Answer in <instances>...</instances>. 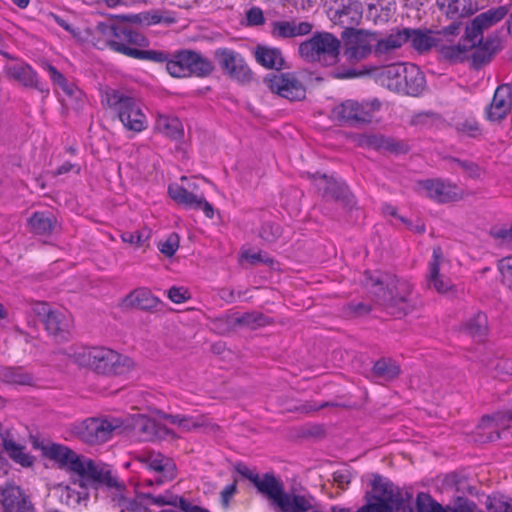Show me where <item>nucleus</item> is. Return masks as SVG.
<instances>
[{
	"label": "nucleus",
	"mask_w": 512,
	"mask_h": 512,
	"mask_svg": "<svg viewBox=\"0 0 512 512\" xmlns=\"http://www.w3.org/2000/svg\"><path fill=\"white\" fill-rule=\"evenodd\" d=\"M43 454L55 461L60 468L77 474L82 481L90 482L96 489H101L108 503L119 512L149 511L147 506L132 497L125 482L113 473L109 465L78 455L62 444L44 446Z\"/></svg>",
	"instance_id": "nucleus-1"
},
{
	"label": "nucleus",
	"mask_w": 512,
	"mask_h": 512,
	"mask_svg": "<svg viewBox=\"0 0 512 512\" xmlns=\"http://www.w3.org/2000/svg\"><path fill=\"white\" fill-rule=\"evenodd\" d=\"M362 283L376 301L394 315H406L412 308V284L391 273L366 271Z\"/></svg>",
	"instance_id": "nucleus-2"
},
{
	"label": "nucleus",
	"mask_w": 512,
	"mask_h": 512,
	"mask_svg": "<svg viewBox=\"0 0 512 512\" xmlns=\"http://www.w3.org/2000/svg\"><path fill=\"white\" fill-rule=\"evenodd\" d=\"M65 354L78 366L106 376L123 375L134 367L130 357L106 347H71Z\"/></svg>",
	"instance_id": "nucleus-3"
},
{
	"label": "nucleus",
	"mask_w": 512,
	"mask_h": 512,
	"mask_svg": "<svg viewBox=\"0 0 512 512\" xmlns=\"http://www.w3.org/2000/svg\"><path fill=\"white\" fill-rule=\"evenodd\" d=\"M97 31L106 38L107 46L128 57L146 60L157 59L152 50H141L139 47L149 45L148 39L137 30L125 23H103L97 25Z\"/></svg>",
	"instance_id": "nucleus-4"
},
{
	"label": "nucleus",
	"mask_w": 512,
	"mask_h": 512,
	"mask_svg": "<svg viewBox=\"0 0 512 512\" xmlns=\"http://www.w3.org/2000/svg\"><path fill=\"white\" fill-rule=\"evenodd\" d=\"M157 59H149L154 63H165L166 70L174 78H206L214 71L212 61L200 52L191 49H179L172 53L152 50Z\"/></svg>",
	"instance_id": "nucleus-5"
},
{
	"label": "nucleus",
	"mask_w": 512,
	"mask_h": 512,
	"mask_svg": "<svg viewBox=\"0 0 512 512\" xmlns=\"http://www.w3.org/2000/svg\"><path fill=\"white\" fill-rule=\"evenodd\" d=\"M103 102L116 113L127 130L141 132L147 127V119L135 98L116 89L105 92Z\"/></svg>",
	"instance_id": "nucleus-6"
},
{
	"label": "nucleus",
	"mask_w": 512,
	"mask_h": 512,
	"mask_svg": "<svg viewBox=\"0 0 512 512\" xmlns=\"http://www.w3.org/2000/svg\"><path fill=\"white\" fill-rule=\"evenodd\" d=\"M370 484L372 489L364 496L367 512H394L401 508L404 501L402 494L389 479L373 474Z\"/></svg>",
	"instance_id": "nucleus-7"
},
{
	"label": "nucleus",
	"mask_w": 512,
	"mask_h": 512,
	"mask_svg": "<svg viewBox=\"0 0 512 512\" xmlns=\"http://www.w3.org/2000/svg\"><path fill=\"white\" fill-rule=\"evenodd\" d=\"M340 40L329 32H317L299 45L300 56L322 66L334 65L340 55Z\"/></svg>",
	"instance_id": "nucleus-8"
},
{
	"label": "nucleus",
	"mask_w": 512,
	"mask_h": 512,
	"mask_svg": "<svg viewBox=\"0 0 512 512\" xmlns=\"http://www.w3.org/2000/svg\"><path fill=\"white\" fill-rule=\"evenodd\" d=\"M122 421L114 417H89L72 423L70 431L81 441L96 445L109 441L113 432L120 429Z\"/></svg>",
	"instance_id": "nucleus-9"
},
{
	"label": "nucleus",
	"mask_w": 512,
	"mask_h": 512,
	"mask_svg": "<svg viewBox=\"0 0 512 512\" xmlns=\"http://www.w3.org/2000/svg\"><path fill=\"white\" fill-rule=\"evenodd\" d=\"M380 107L378 99L363 102L346 100L333 109V115L349 126H359L370 123Z\"/></svg>",
	"instance_id": "nucleus-10"
},
{
	"label": "nucleus",
	"mask_w": 512,
	"mask_h": 512,
	"mask_svg": "<svg viewBox=\"0 0 512 512\" xmlns=\"http://www.w3.org/2000/svg\"><path fill=\"white\" fill-rule=\"evenodd\" d=\"M135 460L154 473L148 480L149 485H162L176 477V465L173 460L160 452L144 450L135 456Z\"/></svg>",
	"instance_id": "nucleus-11"
},
{
	"label": "nucleus",
	"mask_w": 512,
	"mask_h": 512,
	"mask_svg": "<svg viewBox=\"0 0 512 512\" xmlns=\"http://www.w3.org/2000/svg\"><path fill=\"white\" fill-rule=\"evenodd\" d=\"M377 35L375 31L353 27L343 30L341 37L346 45L344 54L347 59L355 62L366 59L373 53L374 45H371L370 42L376 40Z\"/></svg>",
	"instance_id": "nucleus-12"
},
{
	"label": "nucleus",
	"mask_w": 512,
	"mask_h": 512,
	"mask_svg": "<svg viewBox=\"0 0 512 512\" xmlns=\"http://www.w3.org/2000/svg\"><path fill=\"white\" fill-rule=\"evenodd\" d=\"M214 58L223 73L232 80L240 83H248L252 80L253 73L239 52L225 47L217 48L214 51Z\"/></svg>",
	"instance_id": "nucleus-13"
},
{
	"label": "nucleus",
	"mask_w": 512,
	"mask_h": 512,
	"mask_svg": "<svg viewBox=\"0 0 512 512\" xmlns=\"http://www.w3.org/2000/svg\"><path fill=\"white\" fill-rule=\"evenodd\" d=\"M328 15L331 21L344 28H355L363 18V6L360 0H328Z\"/></svg>",
	"instance_id": "nucleus-14"
},
{
	"label": "nucleus",
	"mask_w": 512,
	"mask_h": 512,
	"mask_svg": "<svg viewBox=\"0 0 512 512\" xmlns=\"http://www.w3.org/2000/svg\"><path fill=\"white\" fill-rule=\"evenodd\" d=\"M306 176L310 179L324 197H330L336 201H340L345 207L353 208L355 205L354 196L351 194L345 182L336 180L327 174L320 172H306Z\"/></svg>",
	"instance_id": "nucleus-15"
},
{
	"label": "nucleus",
	"mask_w": 512,
	"mask_h": 512,
	"mask_svg": "<svg viewBox=\"0 0 512 512\" xmlns=\"http://www.w3.org/2000/svg\"><path fill=\"white\" fill-rule=\"evenodd\" d=\"M264 83L271 92L290 101H300L306 96V88L293 73H280L267 76Z\"/></svg>",
	"instance_id": "nucleus-16"
},
{
	"label": "nucleus",
	"mask_w": 512,
	"mask_h": 512,
	"mask_svg": "<svg viewBox=\"0 0 512 512\" xmlns=\"http://www.w3.org/2000/svg\"><path fill=\"white\" fill-rule=\"evenodd\" d=\"M508 12V6L502 5L477 15L465 28V41L471 42V46H476L478 37L482 38L483 31L503 20Z\"/></svg>",
	"instance_id": "nucleus-17"
},
{
	"label": "nucleus",
	"mask_w": 512,
	"mask_h": 512,
	"mask_svg": "<svg viewBox=\"0 0 512 512\" xmlns=\"http://www.w3.org/2000/svg\"><path fill=\"white\" fill-rule=\"evenodd\" d=\"M168 195L177 204L184 206L190 210H201L205 216L212 219L214 216V208L210 204L203 192H193L184 189V185L172 183L168 186Z\"/></svg>",
	"instance_id": "nucleus-18"
},
{
	"label": "nucleus",
	"mask_w": 512,
	"mask_h": 512,
	"mask_svg": "<svg viewBox=\"0 0 512 512\" xmlns=\"http://www.w3.org/2000/svg\"><path fill=\"white\" fill-rule=\"evenodd\" d=\"M420 187L431 200L441 204L458 201L463 196L458 185L440 178L423 180Z\"/></svg>",
	"instance_id": "nucleus-19"
},
{
	"label": "nucleus",
	"mask_w": 512,
	"mask_h": 512,
	"mask_svg": "<svg viewBox=\"0 0 512 512\" xmlns=\"http://www.w3.org/2000/svg\"><path fill=\"white\" fill-rule=\"evenodd\" d=\"M6 74L21 83L27 88H33L38 90L43 95H49V88L45 82L39 80L38 73L32 68V66L24 61L18 64L5 66Z\"/></svg>",
	"instance_id": "nucleus-20"
},
{
	"label": "nucleus",
	"mask_w": 512,
	"mask_h": 512,
	"mask_svg": "<svg viewBox=\"0 0 512 512\" xmlns=\"http://www.w3.org/2000/svg\"><path fill=\"white\" fill-rule=\"evenodd\" d=\"M512 108V85H499L494 93L489 107L486 109V117L495 122L504 119Z\"/></svg>",
	"instance_id": "nucleus-21"
},
{
	"label": "nucleus",
	"mask_w": 512,
	"mask_h": 512,
	"mask_svg": "<svg viewBox=\"0 0 512 512\" xmlns=\"http://www.w3.org/2000/svg\"><path fill=\"white\" fill-rule=\"evenodd\" d=\"M356 142L359 147L376 151H387L394 154L406 151L402 142L382 134H360L357 136Z\"/></svg>",
	"instance_id": "nucleus-22"
},
{
	"label": "nucleus",
	"mask_w": 512,
	"mask_h": 512,
	"mask_svg": "<svg viewBox=\"0 0 512 512\" xmlns=\"http://www.w3.org/2000/svg\"><path fill=\"white\" fill-rule=\"evenodd\" d=\"M133 429L138 439L143 442L159 440L170 434L168 428L145 415H138L134 419Z\"/></svg>",
	"instance_id": "nucleus-23"
},
{
	"label": "nucleus",
	"mask_w": 512,
	"mask_h": 512,
	"mask_svg": "<svg viewBox=\"0 0 512 512\" xmlns=\"http://www.w3.org/2000/svg\"><path fill=\"white\" fill-rule=\"evenodd\" d=\"M404 44L409 43L410 46L418 53H426L433 47L438 46L439 38L433 36V31L420 28H402Z\"/></svg>",
	"instance_id": "nucleus-24"
},
{
	"label": "nucleus",
	"mask_w": 512,
	"mask_h": 512,
	"mask_svg": "<svg viewBox=\"0 0 512 512\" xmlns=\"http://www.w3.org/2000/svg\"><path fill=\"white\" fill-rule=\"evenodd\" d=\"M442 259V251L440 248L433 250L432 259L429 262L428 274H427V285L429 288H433L440 294H445L453 290L454 286L451 280L444 275L440 274V263Z\"/></svg>",
	"instance_id": "nucleus-25"
},
{
	"label": "nucleus",
	"mask_w": 512,
	"mask_h": 512,
	"mask_svg": "<svg viewBox=\"0 0 512 512\" xmlns=\"http://www.w3.org/2000/svg\"><path fill=\"white\" fill-rule=\"evenodd\" d=\"M436 5L448 19H465L478 10L472 0H436Z\"/></svg>",
	"instance_id": "nucleus-26"
},
{
	"label": "nucleus",
	"mask_w": 512,
	"mask_h": 512,
	"mask_svg": "<svg viewBox=\"0 0 512 512\" xmlns=\"http://www.w3.org/2000/svg\"><path fill=\"white\" fill-rule=\"evenodd\" d=\"M1 502L4 512H35L32 502L19 487L3 490Z\"/></svg>",
	"instance_id": "nucleus-27"
},
{
	"label": "nucleus",
	"mask_w": 512,
	"mask_h": 512,
	"mask_svg": "<svg viewBox=\"0 0 512 512\" xmlns=\"http://www.w3.org/2000/svg\"><path fill=\"white\" fill-rule=\"evenodd\" d=\"M312 28V24L306 21H273L270 33L275 39H287L308 35Z\"/></svg>",
	"instance_id": "nucleus-28"
},
{
	"label": "nucleus",
	"mask_w": 512,
	"mask_h": 512,
	"mask_svg": "<svg viewBox=\"0 0 512 512\" xmlns=\"http://www.w3.org/2000/svg\"><path fill=\"white\" fill-rule=\"evenodd\" d=\"M254 486L259 493L265 495L274 505L277 504L286 492L282 480L273 473H265L262 476L259 475Z\"/></svg>",
	"instance_id": "nucleus-29"
},
{
	"label": "nucleus",
	"mask_w": 512,
	"mask_h": 512,
	"mask_svg": "<svg viewBox=\"0 0 512 512\" xmlns=\"http://www.w3.org/2000/svg\"><path fill=\"white\" fill-rule=\"evenodd\" d=\"M160 304L158 297L145 287L137 288L130 292L124 299L123 305L128 308H137L145 311L155 310Z\"/></svg>",
	"instance_id": "nucleus-30"
},
{
	"label": "nucleus",
	"mask_w": 512,
	"mask_h": 512,
	"mask_svg": "<svg viewBox=\"0 0 512 512\" xmlns=\"http://www.w3.org/2000/svg\"><path fill=\"white\" fill-rule=\"evenodd\" d=\"M425 83V76L417 65L405 64L400 92L410 96H418L424 90Z\"/></svg>",
	"instance_id": "nucleus-31"
},
{
	"label": "nucleus",
	"mask_w": 512,
	"mask_h": 512,
	"mask_svg": "<svg viewBox=\"0 0 512 512\" xmlns=\"http://www.w3.org/2000/svg\"><path fill=\"white\" fill-rule=\"evenodd\" d=\"M56 223V217L49 211H35L27 219L29 231L37 236H50Z\"/></svg>",
	"instance_id": "nucleus-32"
},
{
	"label": "nucleus",
	"mask_w": 512,
	"mask_h": 512,
	"mask_svg": "<svg viewBox=\"0 0 512 512\" xmlns=\"http://www.w3.org/2000/svg\"><path fill=\"white\" fill-rule=\"evenodd\" d=\"M405 64L393 63L380 68L377 72V80L391 91L400 92Z\"/></svg>",
	"instance_id": "nucleus-33"
},
{
	"label": "nucleus",
	"mask_w": 512,
	"mask_h": 512,
	"mask_svg": "<svg viewBox=\"0 0 512 512\" xmlns=\"http://www.w3.org/2000/svg\"><path fill=\"white\" fill-rule=\"evenodd\" d=\"M395 9V0H369L366 18L374 24L386 23L393 16Z\"/></svg>",
	"instance_id": "nucleus-34"
},
{
	"label": "nucleus",
	"mask_w": 512,
	"mask_h": 512,
	"mask_svg": "<svg viewBox=\"0 0 512 512\" xmlns=\"http://www.w3.org/2000/svg\"><path fill=\"white\" fill-rule=\"evenodd\" d=\"M373 54L377 58H384L404 45L402 28L394 29L390 34L380 39L376 38Z\"/></svg>",
	"instance_id": "nucleus-35"
},
{
	"label": "nucleus",
	"mask_w": 512,
	"mask_h": 512,
	"mask_svg": "<svg viewBox=\"0 0 512 512\" xmlns=\"http://www.w3.org/2000/svg\"><path fill=\"white\" fill-rule=\"evenodd\" d=\"M254 55L256 61L265 68L275 70L284 68L285 60L279 48L258 45Z\"/></svg>",
	"instance_id": "nucleus-36"
},
{
	"label": "nucleus",
	"mask_w": 512,
	"mask_h": 512,
	"mask_svg": "<svg viewBox=\"0 0 512 512\" xmlns=\"http://www.w3.org/2000/svg\"><path fill=\"white\" fill-rule=\"evenodd\" d=\"M46 331L57 339H65L71 321L65 312L53 310L43 322Z\"/></svg>",
	"instance_id": "nucleus-37"
},
{
	"label": "nucleus",
	"mask_w": 512,
	"mask_h": 512,
	"mask_svg": "<svg viewBox=\"0 0 512 512\" xmlns=\"http://www.w3.org/2000/svg\"><path fill=\"white\" fill-rule=\"evenodd\" d=\"M275 506L281 512H309L313 510L311 498L288 492L284 493Z\"/></svg>",
	"instance_id": "nucleus-38"
},
{
	"label": "nucleus",
	"mask_w": 512,
	"mask_h": 512,
	"mask_svg": "<svg viewBox=\"0 0 512 512\" xmlns=\"http://www.w3.org/2000/svg\"><path fill=\"white\" fill-rule=\"evenodd\" d=\"M401 372L400 365L391 358L378 359L372 369V378L378 382H390L396 379Z\"/></svg>",
	"instance_id": "nucleus-39"
},
{
	"label": "nucleus",
	"mask_w": 512,
	"mask_h": 512,
	"mask_svg": "<svg viewBox=\"0 0 512 512\" xmlns=\"http://www.w3.org/2000/svg\"><path fill=\"white\" fill-rule=\"evenodd\" d=\"M442 488L445 490L455 491L457 493L475 495L477 489L469 483L466 475L459 472H451L446 474L442 480Z\"/></svg>",
	"instance_id": "nucleus-40"
},
{
	"label": "nucleus",
	"mask_w": 512,
	"mask_h": 512,
	"mask_svg": "<svg viewBox=\"0 0 512 512\" xmlns=\"http://www.w3.org/2000/svg\"><path fill=\"white\" fill-rule=\"evenodd\" d=\"M155 129L172 140H180L184 129L179 118L170 115H159L156 119Z\"/></svg>",
	"instance_id": "nucleus-41"
},
{
	"label": "nucleus",
	"mask_w": 512,
	"mask_h": 512,
	"mask_svg": "<svg viewBox=\"0 0 512 512\" xmlns=\"http://www.w3.org/2000/svg\"><path fill=\"white\" fill-rule=\"evenodd\" d=\"M479 47H477L471 54L472 64L475 69L489 63L496 52L498 41L495 39H487L482 42V38L478 37Z\"/></svg>",
	"instance_id": "nucleus-42"
},
{
	"label": "nucleus",
	"mask_w": 512,
	"mask_h": 512,
	"mask_svg": "<svg viewBox=\"0 0 512 512\" xmlns=\"http://www.w3.org/2000/svg\"><path fill=\"white\" fill-rule=\"evenodd\" d=\"M463 330L477 341H483L488 331L487 317L482 312H477L463 324Z\"/></svg>",
	"instance_id": "nucleus-43"
},
{
	"label": "nucleus",
	"mask_w": 512,
	"mask_h": 512,
	"mask_svg": "<svg viewBox=\"0 0 512 512\" xmlns=\"http://www.w3.org/2000/svg\"><path fill=\"white\" fill-rule=\"evenodd\" d=\"M3 447L8 456L22 467H31L34 464V456L26 452V447L11 439L3 440Z\"/></svg>",
	"instance_id": "nucleus-44"
},
{
	"label": "nucleus",
	"mask_w": 512,
	"mask_h": 512,
	"mask_svg": "<svg viewBox=\"0 0 512 512\" xmlns=\"http://www.w3.org/2000/svg\"><path fill=\"white\" fill-rule=\"evenodd\" d=\"M465 43H458L456 45H442L439 48L440 56L452 63L463 62L469 57V51L475 46H471V42L463 40Z\"/></svg>",
	"instance_id": "nucleus-45"
},
{
	"label": "nucleus",
	"mask_w": 512,
	"mask_h": 512,
	"mask_svg": "<svg viewBox=\"0 0 512 512\" xmlns=\"http://www.w3.org/2000/svg\"><path fill=\"white\" fill-rule=\"evenodd\" d=\"M0 380L7 384L27 385L31 383L32 377L19 367H0Z\"/></svg>",
	"instance_id": "nucleus-46"
},
{
	"label": "nucleus",
	"mask_w": 512,
	"mask_h": 512,
	"mask_svg": "<svg viewBox=\"0 0 512 512\" xmlns=\"http://www.w3.org/2000/svg\"><path fill=\"white\" fill-rule=\"evenodd\" d=\"M415 504L417 512H447V506H442L430 494L425 492L417 494Z\"/></svg>",
	"instance_id": "nucleus-47"
},
{
	"label": "nucleus",
	"mask_w": 512,
	"mask_h": 512,
	"mask_svg": "<svg viewBox=\"0 0 512 512\" xmlns=\"http://www.w3.org/2000/svg\"><path fill=\"white\" fill-rule=\"evenodd\" d=\"M236 322L251 329H256L270 323L268 317L256 311L244 313L237 318Z\"/></svg>",
	"instance_id": "nucleus-48"
},
{
	"label": "nucleus",
	"mask_w": 512,
	"mask_h": 512,
	"mask_svg": "<svg viewBox=\"0 0 512 512\" xmlns=\"http://www.w3.org/2000/svg\"><path fill=\"white\" fill-rule=\"evenodd\" d=\"M282 235V228L275 222H264L259 229V237L267 243L276 242Z\"/></svg>",
	"instance_id": "nucleus-49"
},
{
	"label": "nucleus",
	"mask_w": 512,
	"mask_h": 512,
	"mask_svg": "<svg viewBox=\"0 0 512 512\" xmlns=\"http://www.w3.org/2000/svg\"><path fill=\"white\" fill-rule=\"evenodd\" d=\"M455 128L458 133L468 137L476 138L481 135V128L475 118H466L456 122Z\"/></svg>",
	"instance_id": "nucleus-50"
},
{
	"label": "nucleus",
	"mask_w": 512,
	"mask_h": 512,
	"mask_svg": "<svg viewBox=\"0 0 512 512\" xmlns=\"http://www.w3.org/2000/svg\"><path fill=\"white\" fill-rule=\"evenodd\" d=\"M447 512H484L479 509L474 501L467 499L464 496H456L454 498L453 506H447Z\"/></svg>",
	"instance_id": "nucleus-51"
},
{
	"label": "nucleus",
	"mask_w": 512,
	"mask_h": 512,
	"mask_svg": "<svg viewBox=\"0 0 512 512\" xmlns=\"http://www.w3.org/2000/svg\"><path fill=\"white\" fill-rule=\"evenodd\" d=\"M209 425V421L204 415H184L181 421L180 428L183 431H192L201 427H206Z\"/></svg>",
	"instance_id": "nucleus-52"
},
{
	"label": "nucleus",
	"mask_w": 512,
	"mask_h": 512,
	"mask_svg": "<svg viewBox=\"0 0 512 512\" xmlns=\"http://www.w3.org/2000/svg\"><path fill=\"white\" fill-rule=\"evenodd\" d=\"M498 269L501 274L502 283L512 290V256H507L499 260Z\"/></svg>",
	"instance_id": "nucleus-53"
},
{
	"label": "nucleus",
	"mask_w": 512,
	"mask_h": 512,
	"mask_svg": "<svg viewBox=\"0 0 512 512\" xmlns=\"http://www.w3.org/2000/svg\"><path fill=\"white\" fill-rule=\"evenodd\" d=\"M448 160L461 168L464 172L468 174L471 178H479L481 175V169L479 165L475 162L468 160H461L455 157H449Z\"/></svg>",
	"instance_id": "nucleus-54"
},
{
	"label": "nucleus",
	"mask_w": 512,
	"mask_h": 512,
	"mask_svg": "<svg viewBox=\"0 0 512 512\" xmlns=\"http://www.w3.org/2000/svg\"><path fill=\"white\" fill-rule=\"evenodd\" d=\"M179 247V236L176 233L170 234L164 241L159 242L158 249L166 257H172Z\"/></svg>",
	"instance_id": "nucleus-55"
},
{
	"label": "nucleus",
	"mask_w": 512,
	"mask_h": 512,
	"mask_svg": "<svg viewBox=\"0 0 512 512\" xmlns=\"http://www.w3.org/2000/svg\"><path fill=\"white\" fill-rule=\"evenodd\" d=\"M81 500L82 494L79 491H76L69 486H65L61 489L60 501L63 504L69 507H76L80 504Z\"/></svg>",
	"instance_id": "nucleus-56"
},
{
	"label": "nucleus",
	"mask_w": 512,
	"mask_h": 512,
	"mask_svg": "<svg viewBox=\"0 0 512 512\" xmlns=\"http://www.w3.org/2000/svg\"><path fill=\"white\" fill-rule=\"evenodd\" d=\"M490 234L498 241L499 245L512 244V226L510 228L494 227L491 229Z\"/></svg>",
	"instance_id": "nucleus-57"
},
{
	"label": "nucleus",
	"mask_w": 512,
	"mask_h": 512,
	"mask_svg": "<svg viewBox=\"0 0 512 512\" xmlns=\"http://www.w3.org/2000/svg\"><path fill=\"white\" fill-rule=\"evenodd\" d=\"M243 257L253 265L263 263L269 267H273L275 264V260L273 258H271L268 254L262 252H245L243 254Z\"/></svg>",
	"instance_id": "nucleus-58"
},
{
	"label": "nucleus",
	"mask_w": 512,
	"mask_h": 512,
	"mask_svg": "<svg viewBox=\"0 0 512 512\" xmlns=\"http://www.w3.org/2000/svg\"><path fill=\"white\" fill-rule=\"evenodd\" d=\"M495 422L496 426H506L508 423L512 422V409L499 412L494 416H484L482 418V425H485L486 422Z\"/></svg>",
	"instance_id": "nucleus-59"
},
{
	"label": "nucleus",
	"mask_w": 512,
	"mask_h": 512,
	"mask_svg": "<svg viewBox=\"0 0 512 512\" xmlns=\"http://www.w3.org/2000/svg\"><path fill=\"white\" fill-rule=\"evenodd\" d=\"M148 237V235H144V233L141 231H127L121 234V239L123 242L136 245L137 247H141L144 244V242L148 239Z\"/></svg>",
	"instance_id": "nucleus-60"
},
{
	"label": "nucleus",
	"mask_w": 512,
	"mask_h": 512,
	"mask_svg": "<svg viewBox=\"0 0 512 512\" xmlns=\"http://www.w3.org/2000/svg\"><path fill=\"white\" fill-rule=\"evenodd\" d=\"M41 67L49 73L51 82L54 85L60 87L62 84H65V81L67 80L66 77L55 66L47 61H44L41 64Z\"/></svg>",
	"instance_id": "nucleus-61"
},
{
	"label": "nucleus",
	"mask_w": 512,
	"mask_h": 512,
	"mask_svg": "<svg viewBox=\"0 0 512 512\" xmlns=\"http://www.w3.org/2000/svg\"><path fill=\"white\" fill-rule=\"evenodd\" d=\"M246 20L249 26H260L265 23L263 11L259 7H252L246 12Z\"/></svg>",
	"instance_id": "nucleus-62"
},
{
	"label": "nucleus",
	"mask_w": 512,
	"mask_h": 512,
	"mask_svg": "<svg viewBox=\"0 0 512 512\" xmlns=\"http://www.w3.org/2000/svg\"><path fill=\"white\" fill-rule=\"evenodd\" d=\"M452 23L446 27H443L441 30L437 31L436 34L442 35L444 37H455L460 34L462 30V19H450Z\"/></svg>",
	"instance_id": "nucleus-63"
},
{
	"label": "nucleus",
	"mask_w": 512,
	"mask_h": 512,
	"mask_svg": "<svg viewBox=\"0 0 512 512\" xmlns=\"http://www.w3.org/2000/svg\"><path fill=\"white\" fill-rule=\"evenodd\" d=\"M237 493V480H234L233 483L225 486L220 493V501L221 505L224 509H228L230 506V501Z\"/></svg>",
	"instance_id": "nucleus-64"
}]
</instances>
